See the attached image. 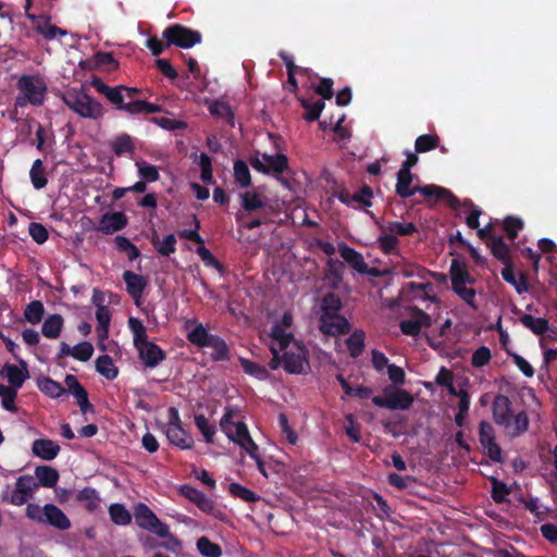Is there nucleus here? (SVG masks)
I'll return each mask as SVG.
<instances>
[{
    "mask_svg": "<svg viewBox=\"0 0 557 557\" xmlns=\"http://www.w3.org/2000/svg\"><path fill=\"white\" fill-rule=\"evenodd\" d=\"M413 175L411 172L401 170L397 172L395 191L400 198H409L416 193H420L426 198L435 197L438 200H444L451 209H456L460 205V200L450 190L436 185L411 187Z\"/></svg>",
    "mask_w": 557,
    "mask_h": 557,
    "instance_id": "f257e3e1",
    "label": "nucleus"
},
{
    "mask_svg": "<svg viewBox=\"0 0 557 557\" xmlns=\"http://www.w3.org/2000/svg\"><path fill=\"white\" fill-rule=\"evenodd\" d=\"M16 87L18 94L14 101L15 110L27 104L34 107L44 104L48 87L42 77L38 75H22L16 83Z\"/></svg>",
    "mask_w": 557,
    "mask_h": 557,
    "instance_id": "f03ea898",
    "label": "nucleus"
},
{
    "mask_svg": "<svg viewBox=\"0 0 557 557\" xmlns=\"http://www.w3.org/2000/svg\"><path fill=\"white\" fill-rule=\"evenodd\" d=\"M26 517L49 524L58 530L65 531L71 528V521L66 515L54 504H46L40 507L38 504H27Z\"/></svg>",
    "mask_w": 557,
    "mask_h": 557,
    "instance_id": "7ed1b4c3",
    "label": "nucleus"
},
{
    "mask_svg": "<svg viewBox=\"0 0 557 557\" xmlns=\"http://www.w3.org/2000/svg\"><path fill=\"white\" fill-rule=\"evenodd\" d=\"M91 85L99 94L103 95L114 104L116 110L124 111L131 115L144 113V100H131L129 102H125L124 95L119 92L120 87H111L98 77L92 78Z\"/></svg>",
    "mask_w": 557,
    "mask_h": 557,
    "instance_id": "20e7f679",
    "label": "nucleus"
},
{
    "mask_svg": "<svg viewBox=\"0 0 557 557\" xmlns=\"http://www.w3.org/2000/svg\"><path fill=\"white\" fill-rule=\"evenodd\" d=\"M63 100L71 110L82 117L97 120L104 113L102 104L83 91L69 92Z\"/></svg>",
    "mask_w": 557,
    "mask_h": 557,
    "instance_id": "39448f33",
    "label": "nucleus"
},
{
    "mask_svg": "<svg viewBox=\"0 0 557 557\" xmlns=\"http://www.w3.org/2000/svg\"><path fill=\"white\" fill-rule=\"evenodd\" d=\"M162 38L168 40L171 46H176L182 49H189L195 45L201 42V33L188 28L182 24H172L164 28Z\"/></svg>",
    "mask_w": 557,
    "mask_h": 557,
    "instance_id": "423d86ee",
    "label": "nucleus"
},
{
    "mask_svg": "<svg viewBox=\"0 0 557 557\" xmlns=\"http://www.w3.org/2000/svg\"><path fill=\"white\" fill-rule=\"evenodd\" d=\"M413 396L406 389L393 388L387 386L384 388V396H374L372 403L389 410H407L413 404Z\"/></svg>",
    "mask_w": 557,
    "mask_h": 557,
    "instance_id": "0eeeda50",
    "label": "nucleus"
},
{
    "mask_svg": "<svg viewBox=\"0 0 557 557\" xmlns=\"http://www.w3.org/2000/svg\"><path fill=\"white\" fill-rule=\"evenodd\" d=\"M479 442L482 445L485 455L494 462H502V448L496 443L494 426L486 420L479 424Z\"/></svg>",
    "mask_w": 557,
    "mask_h": 557,
    "instance_id": "6e6552de",
    "label": "nucleus"
},
{
    "mask_svg": "<svg viewBox=\"0 0 557 557\" xmlns=\"http://www.w3.org/2000/svg\"><path fill=\"white\" fill-rule=\"evenodd\" d=\"M180 494L187 498L193 504H195L202 512L213 516L214 518H222V510L216 508L214 502L211 498H209L203 492L188 484H184L180 487Z\"/></svg>",
    "mask_w": 557,
    "mask_h": 557,
    "instance_id": "1a4fd4ad",
    "label": "nucleus"
},
{
    "mask_svg": "<svg viewBox=\"0 0 557 557\" xmlns=\"http://www.w3.org/2000/svg\"><path fill=\"white\" fill-rule=\"evenodd\" d=\"M39 484L32 475H21L15 482V488L12 491L9 503L15 506H22L33 498Z\"/></svg>",
    "mask_w": 557,
    "mask_h": 557,
    "instance_id": "9d476101",
    "label": "nucleus"
},
{
    "mask_svg": "<svg viewBox=\"0 0 557 557\" xmlns=\"http://www.w3.org/2000/svg\"><path fill=\"white\" fill-rule=\"evenodd\" d=\"M282 361L284 370L290 374L305 373L306 368H309L306 348L300 345H296V350H285Z\"/></svg>",
    "mask_w": 557,
    "mask_h": 557,
    "instance_id": "9b49d317",
    "label": "nucleus"
},
{
    "mask_svg": "<svg viewBox=\"0 0 557 557\" xmlns=\"http://www.w3.org/2000/svg\"><path fill=\"white\" fill-rule=\"evenodd\" d=\"M337 199L352 208H367L372 206L373 191L368 185H363L357 193L342 189L336 194Z\"/></svg>",
    "mask_w": 557,
    "mask_h": 557,
    "instance_id": "f8f14e48",
    "label": "nucleus"
},
{
    "mask_svg": "<svg viewBox=\"0 0 557 557\" xmlns=\"http://www.w3.org/2000/svg\"><path fill=\"white\" fill-rule=\"evenodd\" d=\"M493 420L497 425L510 429V419H512V403L506 395L498 394L492 404Z\"/></svg>",
    "mask_w": 557,
    "mask_h": 557,
    "instance_id": "ddd939ff",
    "label": "nucleus"
},
{
    "mask_svg": "<svg viewBox=\"0 0 557 557\" xmlns=\"http://www.w3.org/2000/svg\"><path fill=\"white\" fill-rule=\"evenodd\" d=\"M429 326H431V317L419 308L414 309L412 319L403 320L399 323L401 333L408 336H418L422 327Z\"/></svg>",
    "mask_w": 557,
    "mask_h": 557,
    "instance_id": "4468645a",
    "label": "nucleus"
},
{
    "mask_svg": "<svg viewBox=\"0 0 557 557\" xmlns=\"http://www.w3.org/2000/svg\"><path fill=\"white\" fill-rule=\"evenodd\" d=\"M320 331L329 336H338L349 333L350 324L342 314L332 315V318L319 319Z\"/></svg>",
    "mask_w": 557,
    "mask_h": 557,
    "instance_id": "2eb2a0df",
    "label": "nucleus"
},
{
    "mask_svg": "<svg viewBox=\"0 0 557 557\" xmlns=\"http://www.w3.org/2000/svg\"><path fill=\"white\" fill-rule=\"evenodd\" d=\"M127 222V216L123 212H108L101 215L97 231L104 235H111L125 228Z\"/></svg>",
    "mask_w": 557,
    "mask_h": 557,
    "instance_id": "dca6fc26",
    "label": "nucleus"
},
{
    "mask_svg": "<svg viewBox=\"0 0 557 557\" xmlns=\"http://www.w3.org/2000/svg\"><path fill=\"white\" fill-rule=\"evenodd\" d=\"M23 369H20L15 364L7 363L1 369V375H3L9 382V388L20 389L24 382L29 377L27 363L21 360Z\"/></svg>",
    "mask_w": 557,
    "mask_h": 557,
    "instance_id": "f3484780",
    "label": "nucleus"
},
{
    "mask_svg": "<svg viewBox=\"0 0 557 557\" xmlns=\"http://www.w3.org/2000/svg\"><path fill=\"white\" fill-rule=\"evenodd\" d=\"M239 199L240 209L236 213L253 214L256 212H263V209L267 207L265 201L256 190L240 193Z\"/></svg>",
    "mask_w": 557,
    "mask_h": 557,
    "instance_id": "a211bd4d",
    "label": "nucleus"
},
{
    "mask_svg": "<svg viewBox=\"0 0 557 557\" xmlns=\"http://www.w3.org/2000/svg\"><path fill=\"white\" fill-rule=\"evenodd\" d=\"M139 359L145 367L153 369L166 358L165 351L157 344L150 342L137 349Z\"/></svg>",
    "mask_w": 557,
    "mask_h": 557,
    "instance_id": "6ab92c4d",
    "label": "nucleus"
},
{
    "mask_svg": "<svg viewBox=\"0 0 557 557\" xmlns=\"http://www.w3.org/2000/svg\"><path fill=\"white\" fill-rule=\"evenodd\" d=\"M123 280L126 284V290L134 299L136 306H139L143 293L147 286V280L137 273L132 271H125L123 273Z\"/></svg>",
    "mask_w": 557,
    "mask_h": 557,
    "instance_id": "aec40b11",
    "label": "nucleus"
},
{
    "mask_svg": "<svg viewBox=\"0 0 557 557\" xmlns=\"http://www.w3.org/2000/svg\"><path fill=\"white\" fill-rule=\"evenodd\" d=\"M60 450V445L49 438H38L32 444V451L34 456L46 461L53 460L59 455Z\"/></svg>",
    "mask_w": 557,
    "mask_h": 557,
    "instance_id": "412c9836",
    "label": "nucleus"
},
{
    "mask_svg": "<svg viewBox=\"0 0 557 557\" xmlns=\"http://www.w3.org/2000/svg\"><path fill=\"white\" fill-rule=\"evenodd\" d=\"M164 433L169 442L181 449H191L194 447V438L183 425L165 428Z\"/></svg>",
    "mask_w": 557,
    "mask_h": 557,
    "instance_id": "4be33fe9",
    "label": "nucleus"
},
{
    "mask_svg": "<svg viewBox=\"0 0 557 557\" xmlns=\"http://www.w3.org/2000/svg\"><path fill=\"white\" fill-rule=\"evenodd\" d=\"M449 275L451 281V289L474 283V278L470 275L466 264L457 259H453L451 261Z\"/></svg>",
    "mask_w": 557,
    "mask_h": 557,
    "instance_id": "5701e85b",
    "label": "nucleus"
},
{
    "mask_svg": "<svg viewBox=\"0 0 557 557\" xmlns=\"http://www.w3.org/2000/svg\"><path fill=\"white\" fill-rule=\"evenodd\" d=\"M208 111L212 116L223 120L231 127L235 126V113L227 102L214 99L209 102Z\"/></svg>",
    "mask_w": 557,
    "mask_h": 557,
    "instance_id": "b1692460",
    "label": "nucleus"
},
{
    "mask_svg": "<svg viewBox=\"0 0 557 557\" xmlns=\"http://www.w3.org/2000/svg\"><path fill=\"white\" fill-rule=\"evenodd\" d=\"M338 251L345 262H347L358 273L366 269V261L363 256L354 248L342 243L338 246Z\"/></svg>",
    "mask_w": 557,
    "mask_h": 557,
    "instance_id": "393cba45",
    "label": "nucleus"
},
{
    "mask_svg": "<svg viewBox=\"0 0 557 557\" xmlns=\"http://www.w3.org/2000/svg\"><path fill=\"white\" fill-rule=\"evenodd\" d=\"M343 308L341 297L333 293H326L321 299V317L320 318H332V315L339 314Z\"/></svg>",
    "mask_w": 557,
    "mask_h": 557,
    "instance_id": "a878e982",
    "label": "nucleus"
},
{
    "mask_svg": "<svg viewBox=\"0 0 557 557\" xmlns=\"http://www.w3.org/2000/svg\"><path fill=\"white\" fill-rule=\"evenodd\" d=\"M134 517L136 524L145 530L152 529L153 524L158 522L156 513L143 503L135 507Z\"/></svg>",
    "mask_w": 557,
    "mask_h": 557,
    "instance_id": "bb28decb",
    "label": "nucleus"
},
{
    "mask_svg": "<svg viewBox=\"0 0 557 557\" xmlns=\"http://www.w3.org/2000/svg\"><path fill=\"white\" fill-rule=\"evenodd\" d=\"M35 475L39 486L49 488L54 487L60 478L58 470L50 466H37L35 468Z\"/></svg>",
    "mask_w": 557,
    "mask_h": 557,
    "instance_id": "cd10ccee",
    "label": "nucleus"
},
{
    "mask_svg": "<svg viewBox=\"0 0 557 557\" xmlns=\"http://www.w3.org/2000/svg\"><path fill=\"white\" fill-rule=\"evenodd\" d=\"M487 246L491 248L493 256L502 263L511 262L509 246L502 236H491Z\"/></svg>",
    "mask_w": 557,
    "mask_h": 557,
    "instance_id": "c85d7f7f",
    "label": "nucleus"
},
{
    "mask_svg": "<svg viewBox=\"0 0 557 557\" xmlns=\"http://www.w3.org/2000/svg\"><path fill=\"white\" fill-rule=\"evenodd\" d=\"M63 327V318L61 314H50L41 326V333L45 337L55 339L60 336Z\"/></svg>",
    "mask_w": 557,
    "mask_h": 557,
    "instance_id": "c756f323",
    "label": "nucleus"
},
{
    "mask_svg": "<svg viewBox=\"0 0 557 557\" xmlns=\"http://www.w3.org/2000/svg\"><path fill=\"white\" fill-rule=\"evenodd\" d=\"M250 214L235 213V221L238 224V231L253 230L269 221L264 212H256V216L248 219Z\"/></svg>",
    "mask_w": 557,
    "mask_h": 557,
    "instance_id": "7c9ffc66",
    "label": "nucleus"
},
{
    "mask_svg": "<svg viewBox=\"0 0 557 557\" xmlns=\"http://www.w3.org/2000/svg\"><path fill=\"white\" fill-rule=\"evenodd\" d=\"M504 265L505 267L502 270V277L504 278V281L507 282L508 284L515 286L516 292L518 294L528 292L529 284H528L527 277L524 275H521L520 280L517 281L516 275L513 273L512 261L505 263Z\"/></svg>",
    "mask_w": 557,
    "mask_h": 557,
    "instance_id": "2f4dec72",
    "label": "nucleus"
},
{
    "mask_svg": "<svg viewBox=\"0 0 557 557\" xmlns=\"http://www.w3.org/2000/svg\"><path fill=\"white\" fill-rule=\"evenodd\" d=\"M37 385L41 393L51 398H58L66 393V389L59 382L49 376L39 377Z\"/></svg>",
    "mask_w": 557,
    "mask_h": 557,
    "instance_id": "473e14b6",
    "label": "nucleus"
},
{
    "mask_svg": "<svg viewBox=\"0 0 557 557\" xmlns=\"http://www.w3.org/2000/svg\"><path fill=\"white\" fill-rule=\"evenodd\" d=\"M262 159L270 169V173L282 174L288 168V158L284 153L268 154L263 153Z\"/></svg>",
    "mask_w": 557,
    "mask_h": 557,
    "instance_id": "72a5a7b5",
    "label": "nucleus"
},
{
    "mask_svg": "<svg viewBox=\"0 0 557 557\" xmlns=\"http://www.w3.org/2000/svg\"><path fill=\"white\" fill-rule=\"evenodd\" d=\"M96 371L110 381L114 380L119 374V369L109 355H101L97 358Z\"/></svg>",
    "mask_w": 557,
    "mask_h": 557,
    "instance_id": "f704fd0d",
    "label": "nucleus"
},
{
    "mask_svg": "<svg viewBox=\"0 0 557 557\" xmlns=\"http://www.w3.org/2000/svg\"><path fill=\"white\" fill-rule=\"evenodd\" d=\"M299 101L301 107L306 110L304 119L307 122H314L319 120L321 112L325 107V103L322 99L312 102L308 98H300Z\"/></svg>",
    "mask_w": 557,
    "mask_h": 557,
    "instance_id": "c9c22d12",
    "label": "nucleus"
},
{
    "mask_svg": "<svg viewBox=\"0 0 557 557\" xmlns=\"http://www.w3.org/2000/svg\"><path fill=\"white\" fill-rule=\"evenodd\" d=\"M366 333L362 330H355L346 339L350 357L358 358L364 350Z\"/></svg>",
    "mask_w": 557,
    "mask_h": 557,
    "instance_id": "e433bc0d",
    "label": "nucleus"
},
{
    "mask_svg": "<svg viewBox=\"0 0 557 557\" xmlns=\"http://www.w3.org/2000/svg\"><path fill=\"white\" fill-rule=\"evenodd\" d=\"M234 181L240 188H248L251 186V175L247 163L237 159L234 162Z\"/></svg>",
    "mask_w": 557,
    "mask_h": 557,
    "instance_id": "4c0bfd02",
    "label": "nucleus"
},
{
    "mask_svg": "<svg viewBox=\"0 0 557 557\" xmlns=\"http://www.w3.org/2000/svg\"><path fill=\"white\" fill-rule=\"evenodd\" d=\"M30 182L35 189H42L48 184L46 169L40 159H36L29 171Z\"/></svg>",
    "mask_w": 557,
    "mask_h": 557,
    "instance_id": "58836bf2",
    "label": "nucleus"
},
{
    "mask_svg": "<svg viewBox=\"0 0 557 557\" xmlns=\"http://www.w3.org/2000/svg\"><path fill=\"white\" fill-rule=\"evenodd\" d=\"M207 347L212 348L211 358L214 361L230 360V348L222 337L214 335Z\"/></svg>",
    "mask_w": 557,
    "mask_h": 557,
    "instance_id": "ea45409f",
    "label": "nucleus"
},
{
    "mask_svg": "<svg viewBox=\"0 0 557 557\" xmlns=\"http://www.w3.org/2000/svg\"><path fill=\"white\" fill-rule=\"evenodd\" d=\"M98 326L96 329L99 339H106L109 336V326L111 322V312L107 306H99L96 311Z\"/></svg>",
    "mask_w": 557,
    "mask_h": 557,
    "instance_id": "a19ab883",
    "label": "nucleus"
},
{
    "mask_svg": "<svg viewBox=\"0 0 557 557\" xmlns=\"http://www.w3.org/2000/svg\"><path fill=\"white\" fill-rule=\"evenodd\" d=\"M38 23L35 26V30L42 35L45 39L52 40L57 37V35L65 36L66 30L59 28L54 25H51L49 22V18H46L44 16H39V20H37Z\"/></svg>",
    "mask_w": 557,
    "mask_h": 557,
    "instance_id": "79ce46f5",
    "label": "nucleus"
},
{
    "mask_svg": "<svg viewBox=\"0 0 557 557\" xmlns=\"http://www.w3.org/2000/svg\"><path fill=\"white\" fill-rule=\"evenodd\" d=\"M513 421H510V429H506L510 437H518L529 429V417L524 410L512 414Z\"/></svg>",
    "mask_w": 557,
    "mask_h": 557,
    "instance_id": "37998d69",
    "label": "nucleus"
},
{
    "mask_svg": "<svg viewBox=\"0 0 557 557\" xmlns=\"http://www.w3.org/2000/svg\"><path fill=\"white\" fill-rule=\"evenodd\" d=\"M214 334L209 333L206 327L198 323L188 334L187 339L198 346V347H207L211 338Z\"/></svg>",
    "mask_w": 557,
    "mask_h": 557,
    "instance_id": "c03bdc74",
    "label": "nucleus"
},
{
    "mask_svg": "<svg viewBox=\"0 0 557 557\" xmlns=\"http://www.w3.org/2000/svg\"><path fill=\"white\" fill-rule=\"evenodd\" d=\"M76 500L83 503L85 508L92 512L99 506V496L95 488L92 487H84L76 495Z\"/></svg>",
    "mask_w": 557,
    "mask_h": 557,
    "instance_id": "a18cd8bd",
    "label": "nucleus"
},
{
    "mask_svg": "<svg viewBox=\"0 0 557 557\" xmlns=\"http://www.w3.org/2000/svg\"><path fill=\"white\" fill-rule=\"evenodd\" d=\"M440 147V137L436 134H424L418 136L414 141V150L417 153L429 152Z\"/></svg>",
    "mask_w": 557,
    "mask_h": 557,
    "instance_id": "49530a36",
    "label": "nucleus"
},
{
    "mask_svg": "<svg viewBox=\"0 0 557 557\" xmlns=\"http://www.w3.org/2000/svg\"><path fill=\"white\" fill-rule=\"evenodd\" d=\"M239 363L245 373L258 379V380H267L269 377V372L267 368L258 362L251 361L246 358H239Z\"/></svg>",
    "mask_w": 557,
    "mask_h": 557,
    "instance_id": "de8ad7c7",
    "label": "nucleus"
},
{
    "mask_svg": "<svg viewBox=\"0 0 557 557\" xmlns=\"http://www.w3.org/2000/svg\"><path fill=\"white\" fill-rule=\"evenodd\" d=\"M195 425L202 434L205 442L212 444L216 433V426L209 423V420L203 414H195Z\"/></svg>",
    "mask_w": 557,
    "mask_h": 557,
    "instance_id": "09e8293b",
    "label": "nucleus"
},
{
    "mask_svg": "<svg viewBox=\"0 0 557 557\" xmlns=\"http://www.w3.org/2000/svg\"><path fill=\"white\" fill-rule=\"evenodd\" d=\"M520 322L536 335H543L548 330V321L544 318H534L531 314H523Z\"/></svg>",
    "mask_w": 557,
    "mask_h": 557,
    "instance_id": "8fccbe9b",
    "label": "nucleus"
},
{
    "mask_svg": "<svg viewBox=\"0 0 557 557\" xmlns=\"http://www.w3.org/2000/svg\"><path fill=\"white\" fill-rule=\"evenodd\" d=\"M45 307L40 300L30 301L24 310V319L32 323L37 324L42 320Z\"/></svg>",
    "mask_w": 557,
    "mask_h": 557,
    "instance_id": "3c124183",
    "label": "nucleus"
},
{
    "mask_svg": "<svg viewBox=\"0 0 557 557\" xmlns=\"http://www.w3.org/2000/svg\"><path fill=\"white\" fill-rule=\"evenodd\" d=\"M111 148L116 156L124 153H133L135 146L132 137L128 134H122L117 136L111 144Z\"/></svg>",
    "mask_w": 557,
    "mask_h": 557,
    "instance_id": "603ef678",
    "label": "nucleus"
},
{
    "mask_svg": "<svg viewBox=\"0 0 557 557\" xmlns=\"http://www.w3.org/2000/svg\"><path fill=\"white\" fill-rule=\"evenodd\" d=\"M111 520L117 525H127L132 521L129 511L122 504H112L109 507Z\"/></svg>",
    "mask_w": 557,
    "mask_h": 557,
    "instance_id": "864d4df0",
    "label": "nucleus"
},
{
    "mask_svg": "<svg viewBox=\"0 0 557 557\" xmlns=\"http://www.w3.org/2000/svg\"><path fill=\"white\" fill-rule=\"evenodd\" d=\"M17 392V389L9 388L7 385L0 384V397L3 409L12 413L17 412V407L15 405Z\"/></svg>",
    "mask_w": 557,
    "mask_h": 557,
    "instance_id": "5fc2aeb1",
    "label": "nucleus"
},
{
    "mask_svg": "<svg viewBox=\"0 0 557 557\" xmlns=\"http://www.w3.org/2000/svg\"><path fill=\"white\" fill-rule=\"evenodd\" d=\"M197 549L205 557H221L222 548L220 545L211 542L208 537L201 536L197 540Z\"/></svg>",
    "mask_w": 557,
    "mask_h": 557,
    "instance_id": "6e6d98bb",
    "label": "nucleus"
},
{
    "mask_svg": "<svg viewBox=\"0 0 557 557\" xmlns=\"http://www.w3.org/2000/svg\"><path fill=\"white\" fill-rule=\"evenodd\" d=\"M228 492L234 497L240 498L247 503H255L259 499V496L253 491H251L236 482H232L230 484Z\"/></svg>",
    "mask_w": 557,
    "mask_h": 557,
    "instance_id": "4d7b16f0",
    "label": "nucleus"
},
{
    "mask_svg": "<svg viewBox=\"0 0 557 557\" xmlns=\"http://www.w3.org/2000/svg\"><path fill=\"white\" fill-rule=\"evenodd\" d=\"M523 221L519 216L508 215L503 221V228L506 232L508 238L513 240L518 233L523 228Z\"/></svg>",
    "mask_w": 557,
    "mask_h": 557,
    "instance_id": "13d9d810",
    "label": "nucleus"
},
{
    "mask_svg": "<svg viewBox=\"0 0 557 557\" xmlns=\"http://www.w3.org/2000/svg\"><path fill=\"white\" fill-rule=\"evenodd\" d=\"M238 413V410L232 406H226L224 414L220 420V429L227 436L233 438L231 435V429H233L237 421H234V417Z\"/></svg>",
    "mask_w": 557,
    "mask_h": 557,
    "instance_id": "bf43d9fd",
    "label": "nucleus"
},
{
    "mask_svg": "<svg viewBox=\"0 0 557 557\" xmlns=\"http://www.w3.org/2000/svg\"><path fill=\"white\" fill-rule=\"evenodd\" d=\"M460 206L470 209V212L466 216V224L470 228H478L480 225L479 218L482 213L481 209L476 207L471 199H465L462 202L460 201V205L455 210Z\"/></svg>",
    "mask_w": 557,
    "mask_h": 557,
    "instance_id": "052dcab7",
    "label": "nucleus"
},
{
    "mask_svg": "<svg viewBox=\"0 0 557 557\" xmlns=\"http://www.w3.org/2000/svg\"><path fill=\"white\" fill-rule=\"evenodd\" d=\"M199 166L201 170V181L207 185L214 184L212 161L211 158L205 152L200 153L199 156Z\"/></svg>",
    "mask_w": 557,
    "mask_h": 557,
    "instance_id": "680f3d73",
    "label": "nucleus"
},
{
    "mask_svg": "<svg viewBox=\"0 0 557 557\" xmlns=\"http://www.w3.org/2000/svg\"><path fill=\"white\" fill-rule=\"evenodd\" d=\"M231 435L233 438L228 440L236 443L239 446H244L246 438L249 440L251 437L246 423L243 421L236 422L235 426L231 429Z\"/></svg>",
    "mask_w": 557,
    "mask_h": 557,
    "instance_id": "e2e57ef3",
    "label": "nucleus"
},
{
    "mask_svg": "<svg viewBox=\"0 0 557 557\" xmlns=\"http://www.w3.org/2000/svg\"><path fill=\"white\" fill-rule=\"evenodd\" d=\"M387 230L392 234H394V235L397 234L400 236H408V235H412L413 233L418 232L417 226L412 222H408V223H401V222H397V221L389 222L387 225Z\"/></svg>",
    "mask_w": 557,
    "mask_h": 557,
    "instance_id": "0e129e2a",
    "label": "nucleus"
},
{
    "mask_svg": "<svg viewBox=\"0 0 557 557\" xmlns=\"http://www.w3.org/2000/svg\"><path fill=\"white\" fill-rule=\"evenodd\" d=\"M28 233L33 240L39 245L46 243L49 237L48 230L41 223L30 222L28 225Z\"/></svg>",
    "mask_w": 557,
    "mask_h": 557,
    "instance_id": "69168bd1",
    "label": "nucleus"
},
{
    "mask_svg": "<svg viewBox=\"0 0 557 557\" xmlns=\"http://www.w3.org/2000/svg\"><path fill=\"white\" fill-rule=\"evenodd\" d=\"M94 354V346L89 342H83L73 347V358L86 362Z\"/></svg>",
    "mask_w": 557,
    "mask_h": 557,
    "instance_id": "338daca9",
    "label": "nucleus"
},
{
    "mask_svg": "<svg viewBox=\"0 0 557 557\" xmlns=\"http://www.w3.org/2000/svg\"><path fill=\"white\" fill-rule=\"evenodd\" d=\"M492 358V354L488 347L481 346L474 350L471 357V364L474 368H481L486 366Z\"/></svg>",
    "mask_w": 557,
    "mask_h": 557,
    "instance_id": "774afa93",
    "label": "nucleus"
}]
</instances>
